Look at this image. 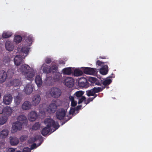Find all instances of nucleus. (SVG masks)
<instances>
[{"label": "nucleus", "mask_w": 152, "mask_h": 152, "mask_svg": "<svg viewBox=\"0 0 152 152\" xmlns=\"http://www.w3.org/2000/svg\"><path fill=\"white\" fill-rule=\"evenodd\" d=\"M75 111V109H71L69 112V114H70L73 115Z\"/></svg>", "instance_id": "obj_49"}, {"label": "nucleus", "mask_w": 152, "mask_h": 152, "mask_svg": "<svg viewBox=\"0 0 152 152\" xmlns=\"http://www.w3.org/2000/svg\"><path fill=\"white\" fill-rule=\"evenodd\" d=\"M58 67L56 65H54L52 66L51 67H50V73L54 72L57 71Z\"/></svg>", "instance_id": "obj_35"}, {"label": "nucleus", "mask_w": 152, "mask_h": 152, "mask_svg": "<svg viewBox=\"0 0 152 152\" xmlns=\"http://www.w3.org/2000/svg\"><path fill=\"white\" fill-rule=\"evenodd\" d=\"M86 94L88 96H94L95 93L93 90V88L91 90H88L86 91Z\"/></svg>", "instance_id": "obj_33"}, {"label": "nucleus", "mask_w": 152, "mask_h": 152, "mask_svg": "<svg viewBox=\"0 0 152 152\" xmlns=\"http://www.w3.org/2000/svg\"><path fill=\"white\" fill-rule=\"evenodd\" d=\"M30 70V67L27 65L24 64L21 66L18 69V71L26 76L27 79L31 80L34 76V72L32 70Z\"/></svg>", "instance_id": "obj_2"}, {"label": "nucleus", "mask_w": 152, "mask_h": 152, "mask_svg": "<svg viewBox=\"0 0 152 152\" xmlns=\"http://www.w3.org/2000/svg\"><path fill=\"white\" fill-rule=\"evenodd\" d=\"M16 152H22L20 151H17Z\"/></svg>", "instance_id": "obj_58"}, {"label": "nucleus", "mask_w": 152, "mask_h": 152, "mask_svg": "<svg viewBox=\"0 0 152 152\" xmlns=\"http://www.w3.org/2000/svg\"><path fill=\"white\" fill-rule=\"evenodd\" d=\"M83 101L85 102H86V98L85 96H82L79 99L78 104H80Z\"/></svg>", "instance_id": "obj_41"}, {"label": "nucleus", "mask_w": 152, "mask_h": 152, "mask_svg": "<svg viewBox=\"0 0 152 152\" xmlns=\"http://www.w3.org/2000/svg\"><path fill=\"white\" fill-rule=\"evenodd\" d=\"M9 131L7 129H4L0 132V139H4L8 135Z\"/></svg>", "instance_id": "obj_23"}, {"label": "nucleus", "mask_w": 152, "mask_h": 152, "mask_svg": "<svg viewBox=\"0 0 152 152\" xmlns=\"http://www.w3.org/2000/svg\"><path fill=\"white\" fill-rule=\"evenodd\" d=\"M2 113L7 116H9L11 114L12 110L10 107H7L3 109Z\"/></svg>", "instance_id": "obj_16"}, {"label": "nucleus", "mask_w": 152, "mask_h": 152, "mask_svg": "<svg viewBox=\"0 0 152 152\" xmlns=\"http://www.w3.org/2000/svg\"><path fill=\"white\" fill-rule=\"evenodd\" d=\"M93 100L92 98H89L85 102V104H88L90 102L92 101Z\"/></svg>", "instance_id": "obj_48"}, {"label": "nucleus", "mask_w": 152, "mask_h": 152, "mask_svg": "<svg viewBox=\"0 0 152 152\" xmlns=\"http://www.w3.org/2000/svg\"><path fill=\"white\" fill-rule=\"evenodd\" d=\"M15 149L14 148H9L7 151V152H15Z\"/></svg>", "instance_id": "obj_51"}, {"label": "nucleus", "mask_w": 152, "mask_h": 152, "mask_svg": "<svg viewBox=\"0 0 152 152\" xmlns=\"http://www.w3.org/2000/svg\"><path fill=\"white\" fill-rule=\"evenodd\" d=\"M71 103V105L72 106L74 107L77 104V102L75 100L72 101Z\"/></svg>", "instance_id": "obj_47"}, {"label": "nucleus", "mask_w": 152, "mask_h": 152, "mask_svg": "<svg viewBox=\"0 0 152 152\" xmlns=\"http://www.w3.org/2000/svg\"><path fill=\"white\" fill-rule=\"evenodd\" d=\"M7 119L4 117L0 116V124H4L7 121Z\"/></svg>", "instance_id": "obj_38"}, {"label": "nucleus", "mask_w": 152, "mask_h": 152, "mask_svg": "<svg viewBox=\"0 0 152 152\" xmlns=\"http://www.w3.org/2000/svg\"><path fill=\"white\" fill-rule=\"evenodd\" d=\"M12 34V33L10 32H4L2 34V37L3 38H7L10 37Z\"/></svg>", "instance_id": "obj_29"}, {"label": "nucleus", "mask_w": 152, "mask_h": 152, "mask_svg": "<svg viewBox=\"0 0 152 152\" xmlns=\"http://www.w3.org/2000/svg\"><path fill=\"white\" fill-rule=\"evenodd\" d=\"M84 94V92L82 91H79L76 92L75 94V95L77 97H81Z\"/></svg>", "instance_id": "obj_37"}, {"label": "nucleus", "mask_w": 152, "mask_h": 152, "mask_svg": "<svg viewBox=\"0 0 152 152\" xmlns=\"http://www.w3.org/2000/svg\"><path fill=\"white\" fill-rule=\"evenodd\" d=\"M42 143V142H40L39 143V145H38V146H39L40 145H41V144Z\"/></svg>", "instance_id": "obj_57"}, {"label": "nucleus", "mask_w": 152, "mask_h": 152, "mask_svg": "<svg viewBox=\"0 0 152 152\" xmlns=\"http://www.w3.org/2000/svg\"><path fill=\"white\" fill-rule=\"evenodd\" d=\"M31 150L30 148L28 147L24 148L22 152H31Z\"/></svg>", "instance_id": "obj_45"}, {"label": "nucleus", "mask_w": 152, "mask_h": 152, "mask_svg": "<svg viewBox=\"0 0 152 152\" xmlns=\"http://www.w3.org/2000/svg\"><path fill=\"white\" fill-rule=\"evenodd\" d=\"M14 74V71L9 69L6 73L4 70L0 71V82L3 83L5 81L7 76L11 77Z\"/></svg>", "instance_id": "obj_3"}, {"label": "nucleus", "mask_w": 152, "mask_h": 152, "mask_svg": "<svg viewBox=\"0 0 152 152\" xmlns=\"http://www.w3.org/2000/svg\"><path fill=\"white\" fill-rule=\"evenodd\" d=\"M22 39V38L20 35H17L14 38V41L17 44L19 43Z\"/></svg>", "instance_id": "obj_30"}, {"label": "nucleus", "mask_w": 152, "mask_h": 152, "mask_svg": "<svg viewBox=\"0 0 152 152\" xmlns=\"http://www.w3.org/2000/svg\"><path fill=\"white\" fill-rule=\"evenodd\" d=\"M61 78V75L59 73L56 74L53 77V79L55 81H58Z\"/></svg>", "instance_id": "obj_34"}, {"label": "nucleus", "mask_w": 152, "mask_h": 152, "mask_svg": "<svg viewBox=\"0 0 152 152\" xmlns=\"http://www.w3.org/2000/svg\"><path fill=\"white\" fill-rule=\"evenodd\" d=\"M45 61L46 63L49 64L51 62V59L50 58H47L45 59Z\"/></svg>", "instance_id": "obj_46"}, {"label": "nucleus", "mask_w": 152, "mask_h": 152, "mask_svg": "<svg viewBox=\"0 0 152 152\" xmlns=\"http://www.w3.org/2000/svg\"><path fill=\"white\" fill-rule=\"evenodd\" d=\"M37 116L38 115L37 113L34 111L30 112L28 115V119L31 121H33L36 120Z\"/></svg>", "instance_id": "obj_11"}, {"label": "nucleus", "mask_w": 152, "mask_h": 152, "mask_svg": "<svg viewBox=\"0 0 152 152\" xmlns=\"http://www.w3.org/2000/svg\"><path fill=\"white\" fill-rule=\"evenodd\" d=\"M23 58V56L20 55L16 56L14 60L15 64L17 66L20 65L22 62Z\"/></svg>", "instance_id": "obj_14"}, {"label": "nucleus", "mask_w": 152, "mask_h": 152, "mask_svg": "<svg viewBox=\"0 0 152 152\" xmlns=\"http://www.w3.org/2000/svg\"><path fill=\"white\" fill-rule=\"evenodd\" d=\"M35 81L38 87L41 86L42 84V79L39 75L36 76L35 79Z\"/></svg>", "instance_id": "obj_24"}, {"label": "nucleus", "mask_w": 152, "mask_h": 152, "mask_svg": "<svg viewBox=\"0 0 152 152\" xmlns=\"http://www.w3.org/2000/svg\"><path fill=\"white\" fill-rule=\"evenodd\" d=\"M109 77L110 78V77Z\"/></svg>", "instance_id": "obj_60"}, {"label": "nucleus", "mask_w": 152, "mask_h": 152, "mask_svg": "<svg viewBox=\"0 0 152 152\" xmlns=\"http://www.w3.org/2000/svg\"><path fill=\"white\" fill-rule=\"evenodd\" d=\"M112 82V81L111 79H107L103 82L102 84L104 86H108Z\"/></svg>", "instance_id": "obj_36"}, {"label": "nucleus", "mask_w": 152, "mask_h": 152, "mask_svg": "<svg viewBox=\"0 0 152 152\" xmlns=\"http://www.w3.org/2000/svg\"><path fill=\"white\" fill-rule=\"evenodd\" d=\"M105 88V87H104L102 88L99 87H94L93 88V89L95 94L96 93H98L102 91Z\"/></svg>", "instance_id": "obj_32"}, {"label": "nucleus", "mask_w": 152, "mask_h": 152, "mask_svg": "<svg viewBox=\"0 0 152 152\" xmlns=\"http://www.w3.org/2000/svg\"><path fill=\"white\" fill-rule=\"evenodd\" d=\"M23 136L21 137H20V139H23Z\"/></svg>", "instance_id": "obj_59"}, {"label": "nucleus", "mask_w": 152, "mask_h": 152, "mask_svg": "<svg viewBox=\"0 0 152 152\" xmlns=\"http://www.w3.org/2000/svg\"><path fill=\"white\" fill-rule=\"evenodd\" d=\"M42 137L40 135L37 136L36 137H31L29 139V142L30 143H34L38 140L42 139L41 138Z\"/></svg>", "instance_id": "obj_26"}, {"label": "nucleus", "mask_w": 152, "mask_h": 152, "mask_svg": "<svg viewBox=\"0 0 152 152\" xmlns=\"http://www.w3.org/2000/svg\"><path fill=\"white\" fill-rule=\"evenodd\" d=\"M18 120L23 124H26L28 121L26 117L24 115H20L18 118Z\"/></svg>", "instance_id": "obj_18"}, {"label": "nucleus", "mask_w": 152, "mask_h": 152, "mask_svg": "<svg viewBox=\"0 0 152 152\" xmlns=\"http://www.w3.org/2000/svg\"><path fill=\"white\" fill-rule=\"evenodd\" d=\"M82 106L81 105H78L75 108L76 110H78L80 109L82 107Z\"/></svg>", "instance_id": "obj_53"}, {"label": "nucleus", "mask_w": 152, "mask_h": 152, "mask_svg": "<svg viewBox=\"0 0 152 152\" xmlns=\"http://www.w3.org/2000/svg\"><path fill=\"white\" fill-rule=\"evenodd\" d=\"M57 106L55 103H51L47 108V111L50 114L54 113L57 109Z\"/></svg>", "instance_id": "obj_10"}, {"label": "nucleus", "mask_w": 152, "mask_h": 152, "mask_svg": "<svg viewBox=\"0 0 152 152\" xmlns=\"http://www.w3.org/2000/svg\"><path fill=\"white\" fill-rule=\"evenodd\" d=\"M81 69L85 74L91 75L95 74L96 69L95 68L89 67H83Z\"/></svg>", "instance_id": "obj_6"}, {"label": "nucleus", "mask_w": 152, "mask_h": 152, "mask_svg": "<svg viewBox=\"0 0 152 152\" xmlns=\"http://www.w3.org/2000/svg\"><path fill=\"white\" fill-rule=\"evenodd\" d=\"M23 124L20 122L16 121L13 124L12 129L15 131H16L18 130H20L22 128Z\"/></svg>", "instance_id": "obj_12"}, {"label": "nucleus", "mask_w": 152, "mask_h": 152, "mask_svg": "<svg viewBox=\"0 0 152 152\" xmlns=\"http://www.w3.org/2000/svg\"><path fill=\"white\" fill-rule=\"evenodd\" d=\"M41 100L39 95L37 94L34 96L33 98L32 101V104L34 106H36L39 103Z\"/></svg>", "instance_id": "obj_13"}, {"label": "nucleus", "mask_w": 152, "mask_h": 152, "mask_svg": "<svg viewBox=\"0 0 152 152\" xmlns=\"http://www.w3.org/2000/svg\"><path fill=\"white\" fill-rule=\"evenodd\" d=\"M14 102L17 105H18L21 102L23 99L22 95L18 94L17 96H15L14 98Z\"/></svg>", "instance_id": "obj_17"}, {"label": "nucleus", "mask_w": 152, "mask_h": 152, "mask_svg": "<svg viewBox=\"0 0 152 152\" xmlns=\"http://www.w3.org/2000/svg\"><path fill=\"white\" fill-rule=\"evenodd\" d=\"M104 63L100 61L99 60H98L96 62V64L99 66H103V64H104Z\"/></svg>", "instance_id": "obj_44"}, {"label": "nucleus", "mask_w": 152, "mask_h": 152, "mask_svg": "<svg viewBox=\"0 0 152 152\" xmlns=\"http://www.w3.org/2000/svg\"><path fill=\"white\" fill-rule=\"evenodd\" d=\"M72 72L71 69L70 67L65 68L63 70V73L66 75H70Z\"/></svg>", "instance_id": "obj_31"}, {"label": "nucleus", "mask_w": 152, "mask_h": 152, "mask_svg": "<svg viewBox=\"0 0 152 152\" xmlns=\"http://www.w3.org/2000/svg\"><path fill=\"white\" fill-rule=\"evenodd\" d=\"M108 66L107 65H104L102 66L100 69L99 72L102 75L107 74L108 72Z\"/></svg>", "instance_id": "obj_20"}, {"label": "nucleus", "mask_w": 152, "mask_h": 152, "mask_svg": "<svg viewBox=\"0 0 152 152\" xmlns=\"http://www.w3.org/2000/svg\"><path fill=\"white\" fill-rule=\"evenodd\" d=\"M5 48L6 50L9 51H12L14 48V46L11 42L9 41H7L5 44Z\"/></svg>", "instance_id": "obj_22"}, {"label": "nucleus", "mask_w": 152, "mask_h": 152, "mask_svg": "<svg viewBox=\"0 0 152 152\" xmlns=\"http://www.w3.org/2000/svg\"><path fill=\"white\" fill-rule=\"evenodd\" d=\"M37 147L36 146V144L35 143H33L32 144L31 146V148L30 149L31 150L35 148H36Z\"/></svg>", "instance_id": "obj_50"}, {"label": "nucleus", "mask_w": 152, "mask_h": 152, "mask_svg": "<svg viewBox=\"0 0 152 152\" xmlns=\"http://www.w3.org/2000/svg\"><path fill=\"white\" fill-rule=\"evenodd\" d=\"M40 124L39 122H37L34 124L32 126V129L35 130H37L40 128Z\"/></svg>", "instance_id": "obj_40"}, {"label": "nucleus", "mask_w": 152, "mask_h": 152, "mask_svg": "<svg viewBox=\"0 0 152 152\" xmlns=\"http://www.w3.org/2000/svg\"><path fill=\"white\" fill-rule=\"evenodd\" d=\"M31 107V102L28 101L24 102L21 106V109L23 110H27L30 109Z\"/></svg>", "instance_id": "obj_9"}, {"label": "nucleus", "mask_w": 152, "mask_h": 152, "mask_svg": "<svg viewBox=\"0 0 152 152\" xmlns=\"http://www.w3.org/2000/svg\"><path fill=\"white\" fill-rule=\"evenodd\" d=\"M11 83L15 86L19 85L21 83L20 79H15L11 82Z\"/></svg>", "instance_id": "obj_25"}, {"label": "nucleus", "mask_w": 152, "mask_h": 152, "mask_svg": "<svg viewBox=\"0 0 152 152\" xmlns=\"http://www.w3.org/2000/svg\"><path fill=\"white\" fill-rule=\"evenodd\" d=\"M12 96L10 94H7L5 95L3 97V102L7 105L10 104L12 102Z\"/></svg>", "instance_id": "obj_8"}, {"label": "nucleus", "mask_w": 152, "mask_h": 152, "mask_svg": "<svg viewBox=\"0 0 152 152\" xmlns=\"http://www.w3.org/2000/svg\"><path fill=\"white\" fill-rule=\"evenodd\" d=\"M10 144L13 146L16 145L19 142L18 138L16 137H10Z\"/></svg>", "instance_id": "obj_19"}, {"label": "nucleus", "mask_w": 152, "mask_h": 152, "mask_svg": "<svg viewBox=\"0 0 152 152\" xmlns=\"http://www.w3.org/2000/svg\"><path fill=\"white\" fill-rule=\"evenodd\" d=\"M83 72L82 70H80L78 69H76L74 71V75L75 76H79L83 74Z\"/></svg>", "instance_id": "obj_27"}, {"label": "nucleus", "mask_w": 152, "mask_h": 152, "mask_svg": "<svg viewBox=\"0 0 152 152\" xmlns=\"http://www.w3.org/2000/svg\"><path fill=\"white\" fill-rule=\"evenodd\" d=\"M59 64H65V61H59Z\"/></svg>", "instance_id": "obj_55"}, {"label": "nucleus", "mask_w": 152, "mask_h": 152, "mask_svg": "<svg viewBox=\"0 0 152 152\" xmlns=\"http://www.w3.org/2000/svg\"><path fill=\"white\" fill-rule=\"evenodd\" d=\"M25 39L26 42H29V43H31L32 40V38L30 37H26Z\"/></svg>", "instance_id": "obj_43"}, {"label": "nucleus", "mask_w": 152, "mask_h": 152, "mask_svg": "<svg viewBox=\"0 0 152 152\" xmlns=\"http://www.w3.org/2000/svg\"><path fill=\"white\" fill-rule=\"evenodd\" d=\"M94 96V97H92V98L93 99H94L97 96V95L96 94H95V95Z\"/></svg>", "instance_id": "obj_56"}, {"label": "nucleus", "mask_w": 152, "mask_h": 152, "mask_svg": "<svg viewBox=\"0 0 152 152\" xmlns=\"http://www.w3.org/2000/svg\"><path fill=\"white\" fill-rule=\"evenodd\" d=\"M69 98L70 100L71 101V102L75 100L74 98V97L73 96H72L71 95H70L69 96Z\"/></svg>", "instance_id": "obj_52"}, {"label": "nucleus", "mask_w": 152, "mask_h": 152, "mask_svg": "<svg viewBox=\"0 0 152 152\" xmlns=\"http://www.w3.org/2000/svg\"><path fill=\"white\" fill-rule=\"evenodd\" d=\"M66 110L63 108L58 109L56 113L57 118L59 120H63L65 116Z\"/></svg>", "instance_id": "obj_5"}, {"label": "nucleus", "mask_w": 152, "mask_h": 152, "mask_svg": "<svg viewBox=\"0 0 152 152\" xmlns=\"http://www.w3.org/2000/svg\"><path fill=\"white\" fill-rule=\"evenodd\" d=\"M65 85L69 88L72 87L74 84V80L71 77H67L64 80Z\"/></svg>", "instance_id": "obj_7"}, {"label": "nucleus", "mask_w": 152, "mask_h": 152, "mask_svg": "<svg viewBox=\"0 0 152 152\" xmlns=\"http://www.w3.org/2000/svg\"><path fill=\"white\" fill-rule=\"evenodd\" d=\"M106 56H100L99 57V58H102V59H106Z\"/></svg>", "instance_id": "obj_54"}, {"label": "nucleus", "mask_w": 152, "mask_h": 152, "mask_svg": "<svg viewBox=\"0 0 152 152\" xmlns=\"http://www.w3.org/2000/svg\"><path fill=\"white\" fill-rule=\"evenodd\" d=\"M25 92L27 94H30L33 91V88L31 85L28 84L24 88Z\"/></svg>", "instance_id": "obj_21"}, {"label": "nucleus", "mask_w": 152, "mask_h": 152, "mask_svg": "<svg viewBox=\"0 0 152 152\" xmlns=\"http://www.w3.org/2000/svg\"><path fill=\"white\" fill-rule=\"evenodd\" d=\"M43 70L44 72L47 74L50 73V68H48L47 66H42Z\"/></svg>", "instance_id": "obj_39"}, {"label": "nucleus", "mask_w": 152, "mask_h": 152, "mask_svg": "<svg viewBox=\"0 0 152 152\" xmlns=\"http://www.w3.org/2000/svg\"><path fill=\"white\" fill-rule=\"evenodd\" d=\"M66 117H68V118L67 119L65 118V120L63 121L62 122V123L61 124L62 125L63 124H65L66 122L67 121H68L70 119L72 118V116H69H69L67 115Z\"/></svg>", "instance_id": "obj_42"}, {"label": "nucleus", "mask_w": 152, "mask_h": 152, "mask_svg": "<svg viewBox=\"0 0 152 152\" xmlns=\"http://www.w3.org/2000/svg\"><path fill=\"white\" fill-rule=\"evenodd\" d=\"M87 81V79L85 77H80L79 78L78 81V85L80 86L84 87L86 85Z\"/></svg>", "instance_id": "obj_15"}, {"label": "nucleus", "mask_w": 152, "mask_h": 152, "mask_svg": "<svg viewBox=\"0 0 152 152\" xmlns=\"http://www.w3.org/2000/svg\"><path fill=\"white\" fill-rule=\"evenodd\" d=\"M44 122L45 124H47V126L42 130L41 132L42 134L44 136L46 135L49 132L51 127H53L56 129L59 127L58 123L55 122L53 119L51 118H48L45 119Z\"/></svg>", "instance_id": "obj_1"}, {"label": "nucleus", "mask_w": 152, "mask_h": 152, "mask_svg": "<svg viewBox=\"0 0 152 152\" xmlns=\"http://www.w3.org/2000/svg\"><path fill=\"white\" fill-rule=\"evenodd\" d=\"M29 48L27 46L23 47L21 48V52L22 53H25V56H26L29 52Z\"/></svg>", "instance_id": "obj_28"}, {"label": "nucleus", "mask_w": 152, "mask_h": 152, "mask_svg": "<svg viewBox=\"0 0 152 152\" xmlns=\"http://www.w3.org/2000/svg\"><path fill=\"white\" fill-rule=\"evenodd\" d=\"M61 91L58 88L56 87H53L50 89L49 94L53 98H58L61 95Z\"/></svg>", "instance_id": "obj_4"}]
</instances>
